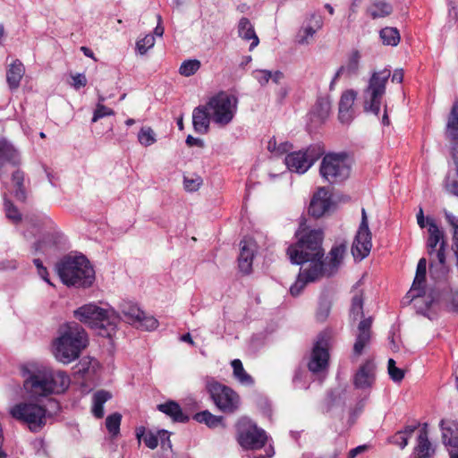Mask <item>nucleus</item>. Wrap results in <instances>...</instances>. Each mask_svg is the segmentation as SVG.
<instances>
[{"instance_id": "39448f33", "label": "nucleus", "mask_w": 458, "mask_h": 458, "mask_svg": "<svg viewBox=\"0 0 458 458\" xmlns=\"http://www.w3.org/2000/svg\"><path fill=\"white\" fill-rule=\"evenodd\" d=\"M428 225V237L427 240V252L430 258L429 272L430 276L434 280H442L448 275L449 268L445 263L446 241L445 239V232L436 224V222L428 218L427 219Z\"/></svg>"}, {"instance_id": "a878e982", "label": "nucleus", "mask_w": 458, "mask_h": 458, "mask_svg": "<svg viewBox=\"0 0 458 458\" xmlns=\"http://www.w3.org/2000/svg\"><path fill=\"white\" fill-rule=\"evenodd\" d=\"M440 427L443 443L451 449L458 448V423L454 420H442Z\"/></svg>"}, {"instance_id": "052dcab7", "label": "nucleus", "mask_w": 458, "mask_h": 458, "mask_svg": "<svg viewBox=\"0 0 458 458\" xmlns=\"http://www.w3.org/2000/svg\"><path fill=\"white\" fill-rule=\"evenodd\" d=\"M352 109L339 108L338 117L342 123H349L352 120Z\"/></svg>"}, {"instance_id": "7ed1b4c3", "label": "nucleus", "mask_w": 458, "mask_h": 458, "mask_svg": "<svg viewBox=\"0 0 458 458\" xmlns=\"http://www.w3.org/2000/svg\"><path fill=\"white\" fill-rule=\"evenodd\" d=\"M61 281L67 286L89 287L95 281V271L83 256H66L56 264Z\"/></svg>"}, {"instance_id": "72a5a7b5", "label": "nucleus", "mask_w": 458, "mask_h": 458, "mask_svg": "<svg viewBox=\"0 0 458 458\" xmlns=\"http://www.w3.org/2000/svg\"><path fill=\"white\" fill-rule=\"evenodd\" d=\"M112 398V394L106 390L97 391L92 397V413L97 419L104 416V404Z\"/></svg>"}, {"instance_id": "bf43d9fd", "label": "nucleus", "mask_w": 458, "mask_h": 458, "mask_svg": "<svg viewBox=\"0 0 458 458\" xmlns=\"http://www.w3.org/2000/svg\"><path fill=\"white\" fill-rule=\"evenodd\" d=\"M408 437L399 431L392 438V443L398 445L401 449H403L408 445Z\"/></svg>"}, {"instance_id": "4c0bfd02", "label": "nucleus", "mask_w": 458, "mask_h": 458, "mask_svg": "<svg viewBox=\"0 0 458 458\" xmlns=\"http://www.w3.org/2000/svg\"><path fill=\"white\" fill-rule=\"evenodd\" d=\"M136 437L139 441V444H140V441L143 440L146 446L150 449H155L158 445L157 433L155 434L152 431H147L144 427L136 428Z\"/></svg>"}, {"instance_id": "58836bf2", "label": "nucleus", "mask_w": 458, "mask_h": 458, "mask_svg": "<svg viewBox=\"0 0 458 458\" xmlns=\"http://www.w3.org/2000/svg\"><path fill=\"white\" fill-rule=\"evenodd\" d=\"M380 38L384 45L395 47L400 42V33L396 28L386 27L379 31Z\"/></svg>"}, {"instance_id": "4468645a", "label": "nucleus", "mask_w": 458, "mask_h": 458, "mask_svg": "<svg viewBox=\"0 0 458 458\" xmlns=\"http://www.w3.org/2000/svg\"><path fill=\"white\" fill-rule=\"evenodd\" d=\"M446 277L442 280H435L436 285L430 290L429 295L423 301L425 308L423 310L427 313V310L434 302L445 301L446 309L454 313H458V290H452L446 284Z\"/></svg>"}, {"instance_id": "69168bd1", "label": "nucleus", "mask_w": 458, "mask_h": 458, "mask_svg": "<svg viewBox=\"0 0 458 458\" xmlns=\"http://www.w3.org/2000/svg\"><path fill=\"white\" fill-rule=\"evenodd\" d=\"M304 374H305V371L301 367L295 369L294 374L293 377V383L295 386H297L298 384L301 382Z\"/></svg>"}, {"instance_id": "2eb2a0df", "label": "nucleus", "mask_w": 458, "mask_h": 458, "mask_svg": "<svg viewBox=\"0 0 458 458\" xmlns=\"http://www.w3.org/2000/svg\"><path fill=\"white\" fill-rule=\"evenodd\" d=\"M121 313L127 322L138 327L151 331L158 327V321L153 316L146 315L139 306L131 301H122L119 304Z\"/></svg>"}, {"instance_id": "20e7f679", "label": "nucleus", "mask_w": 458, "mask_h": 458, "mask_svg": "<svg viewBox=\"0 0 458 458\" xmlns=\"http://www.w3.org/2000/svg\"><path fill=\"white\" fill-rule=\"evenodd\" d=\"M86 345L87 335L81 326L75 322L68 323L54 343V354L57 360L68 364L79 358Z\"/></svg>"}, {"instance_id": "ddd939ff", "label": "nucleus", "mask_w": 458, "mask_h": 458, "mask_svg": "<svg viewBox=\"0 0 458 458\" xmlns=\"http://www.w3.org/2000/svg\"><path fill=\"white\" fill-rule=\"evenodd\" d=\"M324 147L319 144H312L304 150L293 151L284 158V164L291 172L302 174L324 154Z\"/></svg>"}, {"instance_id": "5fc2aeb1", "label": "nucleus", "mask_w": 458, "mask_h": 458, "mask_svg": "<svg viewBox=\"0 0 458 458\" xmlns=\"http://www.w3.org/2000/svg\"><path fill=\"white\" fill-rule=\"evenodd\" d=\"M202 178L196 175L195 178L183 177V186L187 191H196L202 184Z\"/></svg>"}, {"instance_id": "6ab92c4d", "label": "nucleus", "mask_w": 458, "mask_h": 458, "mask_svg": "<svg viewBox=\"0 0 458 458\" xmlns=\"http://www.w3.org/2000/svg\"><path fill=\"white\" fill-rule=\"evenodd\" d=\"M373 318L368 317L362 318L358 324V333L353 344V356L359 357L362 354L364 348L369 344L372 336Z\"/></svg>"}, {"instance_id": "49530a36", "label": "nucleus", "mask_w": 458, "mask_h": 458, "mask_svg": "<svg viewBox=\"0 0 458 458\" xmlns=\"http://www.w3.org/2000/svg\"><path fill=\"white\" fill-rule=\"evenodd\" d=\"M140 143L145 147L151 146L156 142V134L150 127H142L138 133Z\"/></svg>"}, {"instance_id": "37998d69", "label": "nucleus", "mask_w": 458, "mask_h": 458, "mask_svg": "<svg viewBox=\"0 0 458 458\" xmlns=\"http://www.w3.org/2000/svg\"><path fill=\"white\" fill-rule=\"evenodd\" d=\"M346 251L345 244H339L331 249L329 252V266L332 269H336L341 264Z\"/></svg>"}, {"instance_id": "7c9ffc66", "label": "nucleus", "mask_w": 458, "mask_h": 458, "mask_svg": "<svg viewBox=\"0 0 458 458\" xmlns=\"http://www.w3.org/2000/svg\"><path fill=\"white\" fill-rule=\"evenodd\" d=\"M24 72V66L20 60H15L11 64L6 72V81L12 90L19 88Z\"/></svg>"}, {"instance_id": "dca6fc26", "label": "nucleus", "mask_w": 458, "mask_h": 458, "mask_svg": "<svg viewBox=\"0 0 458 458\" xmlns=\"http://www.w3.org/2000/svg\"><path fill=\"white\" fill-rule=\"evenodd\" d=\"M426 274L427 260L425 258H421L417 265L416 275L411 288L408 292L404 299H407V303H410L411 301H414V305L417 309V312L430 318L429 315L426 313L423 308L420 305V302H423V301L427 299L424 297Z\"/></svg>"}, {"instance_id": "680f3d73", "label": "nucleus", "mask_w": 458, "mask_h": 458, "mask_svg": "<svg viewBox=\"0 0 458 458\" xmlns=\"http://www.w3.org/2000/svg\"><path fill=\"white\" fill-rule=\"evenodd\" d=\"M72 85L76 89H79L80 88L84 87L87 84V79H86V76L83 73H77L75 75H72Z\"/></svg>"}, {"instance_id": "cd10ccee", "label": "nucleus", "mask_w": 458, "mask_h": 458, "mask_svg": "<svg viewBox=\"0 0 458 458\" xmlns=\"http://www.w3.org/2000/svg\"><path fill=\"white\" fill-rule=\"evenodd\" d=\"M157 410L172 418L175 422H187L189 417L182 412L181 406L174 401H167L157 405Z\"/></svg>"}, {"instance_id": "412c9836", "label": "nucleus", "mask_w": 458, "mask_h": 458, "mask_svg": "<svg viewBox=\"0 0 458 458\" xmlns=\"http://www.w3.org/2000/svg\"><path fill=\"white\" fill-rule=\"evenodd\" d=\"M361 58V55L359 50L353 49L349 56L346 64L342 65L336 71L335 76L333 77L329 89L333 90L335 85L336 81L342 76L346 75L347 77H352L353 75H357L360 69V61Z\"/></svg>"}, {"instance_id": "bb28decb", "label": "nucleus", "mask_w": 458, "mask_h": 458, "mask_svg": "<svg viewBox=\"0 0 458 458\" xmlns=\"http://www.w3.org/2000/svg\"><path fill=\"white\" fill-rule=\"evenodd\" d=\"M426 427L427 425L425 424V427L420 431L418 436V443L413 452L415 458H430L434 454V449L428 437Z\"/></svg>"}, {"instance_id": "f3484780", "label": "nucleus", "mask_w": 458, "mask_h": 458, "mask_svg": "<svg viewBox=\"0 0 458 458\" xmlns=\"http://www.w3.org/2000/svg\"><path fill=\"white\" fill-rule=\"evenodd\" d=\"M371 247V233L369 228L368 216L365 208H362L361 221L352 246V253L355 259L361 260L369 254Z\"/></svg>"}, {"instance_id": "2f4dec72", "label": "nucleus", "mask_w": 458, "mask_h": 458, "mask_svg": "<svg viewBox=\"0 0 458 458\" xmlns=\"http://www.w3.org/2000/svg\"><path fill=\"white\" fill-rule=\"evenodd\" d=\"M445 133L451 140L458 141V100H456L449 113Z\"/></svg>"}, {"instance_id": "774afa93", "label": "nucleus", "mask_w": 458, "mask_h": 458, "mask_svg": "<svg viewBox=\"0 0 458 458\" xmlns=\"http://www.w3.org/2000/svg\"><path fill=\"white\" fill-rule=\"evenodd\" d=\"M403 81V69H396L392 74V81L396 83H402Z\"/></svg>"}, {"instance_id": "9d476101", "label": "nucleus", "mask_w": 458, "mask_h": 458, "mask_svg": "<svg viewBox=\"0 0 458 458\" xmlns=\"http://www.w3.org/2000/svg\"><path fill=\"white\" fill-rule=\"evenodd\" d=\"M351 162L345 152L329 153L324 156L319 173L329 183H339L350 175Z\"/></svg>"}, {"instance_id": "c756f323", "label": "nucleus", "mask_w": 458, "mask_h": 458, "mask_svg": "<svg viewBox=\"0 0 458 458\" xmlns=\"http://www.w3.org/2000/svg\"><path fill=\"white\" fill-rule=\"evenodd\" d=\"M6 163L13 165L20 164V157L17 149L8 141L0 140V168Z\"/></svg>"}, {"instance_id": "473e14b6", "label": "nucleus", "mask_w": 458, "mask_h": 458, "mask_svg": "<svg viewBox=\"0 0 458 458\" xmlns=\"http://www.w3.org/2000/svg\"><path fill=\"white\" fill-rule=\"evenodd\" d=\"M393 12L391 4L384 0H376L370 4L367 9V13L372 19L384 18L390 15Z\"/></svg>"}, {"instance_id": "aec40b11", "label": "nucleus", "mask_w": 458, "mask_h": 458, "mask_svg": "<svg viewBox=\"0 0 458 458\" xmlns=\"http://www.w3.org/2000/svg\"><path fill=\"white\" fill-rule=\"evenodd\" d=\"M331 205V194L325 187H321L310 200L309 214L313 217L319 218L330 208Z\"/></svg>"}, {"instance_id": "f257e3e1", "label": "nucleus", "mask_w": 458, "mask_h": 458, "mask_svg": "<svg viewBox=\"0 0 458 458\" xmlns=\"http://www.w3.org/2000/svg\"><path fill=\"white\" fill-rule=\"evenodd\" d=\"M323 237L322 230H310L302 234L295 244L287 248V255L293 264L303 266L309 263L308 267L300 268L296 281L290 287L293 296H298L308 283L323 276L326 270Z\"/></svg>"}, {"instance_id": "5701e85b", "label": "nucleus", "mask_w": 458, "mask_h": 458, "mask_svg": "<svg viewBox=\"0 0 458 458\" xmlns=\"http://www.w3.org/2000/svg\"><path fill=\"white\" fill-rule=\"evenodd\" d=\"M360 281H358L352 288V296L349 310V318L352 321H356L364 315V292L362 289H360Z\"/></svg>"}, {"instance_id": "4d7b16f0", "label": "nucleus", "mask_w": 458, "mask_h": 458, "mask_svg": "<svg viewBox=\"0 0 458 458\" xmlns=\"http://www.w3.org/2000/svg\"><path fill=\"white\" fill-rule=\"evenodd\" d=\"M158 441H160L163 449H172V443L170 440V433L167 430L161 429L157 431Z\"/></svg>"}, {"instance_id": "c9c22d12", "label": "nucleus", "mask_w": 458, "mask_h": 458, "mask_svg": "<svg viewBox=\"0 0 458 458\" xmlns=\"http://www.w3.org/2000/svg\"><path fill=\"white\" fill-rule=\"evenodd\" d=\"M24 173L21 170H16L12 174V181L14 186V197L19 201H25L27 199V193L24 187Z\"/></svg>"}, {"instance_id": "6e6d98bb", "label": "nucleus", "mask_w": 458, "mask_h": 458, "mask_svg": "<svg viewBox=\"0 0 458 458\" xmlns=\"http://www.w3.org/2000/svg\"><path fill=\"white\" fill-rule=\"evenodd\" d=\"M331 310L330 302L327 300L320 301L318 308L316 313L317 319L319 321H325L329 316Z\"/></svg>"}, {"instance_id": "423d86ee", "label": "nucleus", "mask_w": 458, "mask_h": 458, "mask_svg": "<svg viewBox=\"0 0 458 458\" xmlns=\"http://www.w3.org/2000/svg\"><path fill=\"white\" fill-rule=\"evenodd\" d=\"M74 317L103 337H111L120 320L114 310H105L93 303L78 308L74 310Z\"/></svg>"}, {"instance_id": "603ef678", "label": "nucleus", "mask_w": 458, "mask_h": 458, "mask_svg": "<svg viewBox=\"0 0 458 458\" xmlns=\"http://www.w3.org/2000/svg\"><path fill=\"white\" fill-rule=\"evenodd\" d=\"M155 45V38L153 35L148 34L143 38L136 42V48L140 55H144Z\"/></svg>"}, {"instance_id": "a211bd4d", "label": "nucleus", "mask_w": 458, "mask_h": 458, "mask_svg": "<svg viewBox=\"0 0 458 458\" xmlns=\"http://www.w3.org/2000/svg\"><path fill=\"white\" fill-rule=\"evenodd\" d=\"M328 360L327 342L324 337H319L312 349L310 360L308 363L309 370L312 373L325 370L328 366Z\"/></svg>"}, {"instance_id": "b1692460", "label": "nucleus", "mask_w": 458, "mask_h": 458, "mask_svg": "<svg viewBox=\"0 0 458 458\" xmlns=\"http://www.w3.org/2000/svg\"><path fill=\"white\" fill-rule=\"evenodd\" d=\"M374 379V365L371 361L368 360L356 372L353 383L356 388L368 389L371 387Z\"/></svg>"}, {"instance_id": "a18cd8bd", "label": "nucleus", "mask_w": 458, "mask_h": 458, "mask_svg": "<svg viewBox=\"0 0 458 458\" xmlns=\"http://www.w3.org/2000/svg\"><path fill=\"white\" fill-rule=\"evenodd\" d=\"M331 109V101L327 98H320L317 100L314 113L321 120L326 119Z\"/></svg>"}, {"instance_id": "8fccbe9b", "label": "nucleus", "mask_w": 458, "mask_h": 458, "mask_svg": "<svg viewBox=\"0 0 458 458\" xmlns=\"http://www.w3.org/2000/svg\"><path fill=\"white\" fill-rule=\"evenodd\" d=\"M318 30L314 28L312 24H307L305 27L301 28L298 33V43L301 45L308 44L309 38H313Z\"/></svg>"}, {"instance_id": "1a4fd4ad", "label": "nucleus", "mask_w": 458, "mask_h": 458, "mask_svg": "<svg viewBox=\"0 0 458 458\" xmlns=\"http://www.w3.org/2000/svg\"><path fill=\"white\" fill-rule=\"evenodd\" d=\"M205 387L215 405L222 412L233 413L239 409L240 396L231 387L210 377H206Z\"/></svg>"}, {"instance_id": "ea45409f", "label": "nucleus", "mask_w": 458, "mask_h": 458, "mask_svg": "<svg viewBox=\"0 0 458 458\" xmlns=\"http://www.w3.org/2000/svg\"><path fill=\"white\" fill-rule=\"evenodd\" d=\"M454 162L456 166V173L454 177L448 175L445 182V186L447 191L453 195L458 196V149L453 152Z\"/></svg>"}, {"instance_id": "393cba45", "label": "nucleus", "mask_w": 458, "mask_h": 458, "mask_svg": "<svg viewBox=\"0 0 458 458\" xmlns=\"http://www.w3.org/2000/svg\"><path fill=\"white\" fill-rule=\"evenodd\" d=\"M241 251L238 258V267L242 273L249 275L252 271L254 250L252 244L243 240L240 242Z\"/></svg>"}, {"instance_id": "9b49d317", "label": "nucleus", "mask_w": 458, "mask_h": 458, "mask_svg": "<svg viewBox=\"0 0 458 458\" xmlns=\"http://www.w3.org/2000/svg\"><path fill=\"white\" fill-rule=\"evenodd\" d=\"M237 98L225 91L218 92L207 103L212 121L220 126H225L233 121L237 111Z\"/></svg>"}, {"instance_id": "79ce46f5", "label": "nucleus", "mask_w": 458, "mask_h": 458, "mask_svg": "<svg viewBox=\"0 0 458 458\" xmlns=\"http://www.w3.org/2000/svg\"><path fill=\"white\" fill-rule=\"evenodd\" d=\"M122 415L119 412H114L106 419V428L112 437H116L120 434V426Z\"/></svg>"}, {"instance_id": "c85d7f7f", "label": "nucleus", "mask_w": 458, "mask_h": 458, "mask_svg": "<svg viewBox=\"0 0 458 458\" xmlns=\"http://www.w3.org/2000/svg\"><path fill=\"white\" fill-rule=\"evenodd\" d=\"M238 35L240 38L246 41L252 40L250 46V50H252L259 43V39L255 32L253 25L251 24L250 21L246 17H242L239 21Z\"/></svg>"}, {"instance_id": "c03bdc74", "label": "nucleus", "mask_w": 458, "mask_h": 458, "mask_svg": "<svg viewBox=\"0 0 458 458\" xmlns=\"http://www.w3.org/2000/svg\"><path fill=\"white\" fill-rule=\"evenodd\" d=\"M200 62L197 59H189L182 63L179 72L181 75L190 77L195 74L200 68Z\"/></svg>"}, {"instance_id": "0e129e2a", "label": "nucleus", "mask_w": 458, "mask_h": 458, "mask_svg": "<svg viewBox=\"0 0 458 458\" xmlns=\"http://www.w3.org/2000/svg\"><path fill=\"white\" fill-rule=\"evenodd\" d=\"M275 455V450L274 447L270 445L266 449V454H248L243 456V458H272Z\"/></svg>"}, {"instance_id": "864d4df0", "label": "nucleus", "mask_w": 458, "mask_h": 458, "mask_svg": "<svg viewBox=\"0 0 458 458\" xmlns=\"http://www.w3.org/2000/svg\"><path fill=\"white\" fill-rule=\"evenodd\" d=\"M114 112L113 109L104 106L101 103H98L96 106V108L93 113V117L91 119V123H96L99 119L108 116V115H114Z\"/></svg>"}, {"instance_id": "e2e57ef3", "label": "nucleus", "mask_w": 458, "mask_h": 458, "mask_svg": "<svg viewBox=\"0 0 458 458\" xmlns=\"http://www.w3.org/2000/svg\"><path fill=\"white\" fill-rule=\"evenodd\" d=\"M323 17L318 13H311L307 24H312L314 28L320 30L323 27Z\"/></svg>"}, {"instance_id": "f8f14e48", "label": "nucleus", "mask_w": 458, "mask_h": 458, "mask_svg": "<svg viewBox=\"0 0 458 458\" xmlns=\"http://www.w3.org/2000/svg\"><path fill=\"white\" fill-rule=\"evenodd\" d=\"M237 441L246 450H259L267 440V433L259 428L251 420L241 418L236 425Z\"/></svg>"}, {"instance_id": "09e8293b", "label": "nucleus", "mask_w": 458, "mask_h": 458, "mask_svg": "<svg viewBox=\"0 0 458 458\" xmlns=\"http://www.w3.org/2000/svg\"><path fill=\"white\" fill-rule=\"evenodd\" d=\"M4 206L8 219L12 220L13 223H18L21 220V215L18 208L5 197Z\"/></svg>"}, {"instance_id": "338daca9", "label": "nucleus", "mask_w": 458, "mask_h": 458, "mask_svg": "<svg viewBox=\"0 0 458 458\" xmlns=\"http://www.w3.org/2000/svg\"><path fill=\"white\" fill-rule=\"evenodd\" d=\"M369 449V445H361L355 448H352L348 454V458H355L358 454L367 451Z\"/></svg>"}, {"instance_id": "0eeeda50", "label": "nucleus", "mask_w": 458, "mask_h": 458, "mask_svg": "<svg viewBox=\"0 0 458 458\" xmlns=\"http://www.w3.org/2000/svg\"><path fill=\"white\" fill-rule=\"evenodd\" d=\"M390 76L391 71L386 68L372 72L362 92L363 111L366 114L378 116Z\"/></svg>"}, {"instance_id": "e433bc0d", "label": "nucleus", "mask_w": 458, "mask_h": 458, "mask_svg": "<svg viewBox=\"0 0 458 458\" xmlns=\"http://www.w3.org/2000/svg\"><path fill=\"white\" fill-rule=\"evenodd\" d=\"M233 368V374L242 385L251 386L254 381L250 375H249L239 359H235L231 362Z\"/></svg>"}, {"instance_id": "de8ad7c7", "label": "nucleus", "mask_w": 458, "mask_h": 458, "mask_svg": "<svg viewBox=\"0 0 458 458\" xmlns=\"http://www.w3.org/2000/svg\"><path fill=\"white\" fill-rule=\"evenodd\" d=\"M356 97L357 92L353 89H348L343 92L339 101V108L352 109Z\"/></svg>"}, {"instance_id": "f03ea898", "label": "nucleus", "mask_w": 458, "mask_h": 458, "mask_svg": "<svg viewBox=\"0 0 458 458\" xmlns=\"http://www.w3.org/2000/svg\"><path fill=\"white\" fill-rule=\"evenodd\" d=\"M69 386L70 377L65 372L55 371L47 368L30 372L24 381L26 391L36 397L62 394Z\"/></svg>"}, {"instance_id": "13d9d810", "label": "nucleus", "mask_w": 458, "mask_h": 458, "mask_svg": "<svg viewBox=\"0 0 458 458\" xmlns=\"http://www.w3.org/2000/svg\"><path fill=\"white\" fill-rule=\"evenodd\" d=\"M272 72L268 70H259L255 72V78L259 82L261 86H265L267 84L269 80H271Z\"/></svg>"}, {"instance_id": "3c124183", "label": "nucleus", "mask_w": 458, "mask_h": 458, "mask_svg": "<svg viewBox=\"0 0 458 458\" xmlns=\"http://www.w3.org/2000/svg\"><path fill=\"white\" fill-rule=\"evenodd\" d=\"M388 374L390 376V378L396 383L401 382L404 377V372L403 369L397 368L395 366V361L393 359L388 360Z\"/></svg>"}, {"instance_id": "a19ab883", "label": "nucleus", "mask_w": 458, "mask_h": 458, "mask_svg": "<svg viewBox=\"0 0 458 458\" xmlns=\"http://www.w3.org/2000/svg\"><path fill=\"white\" fill-rule=\"evenodd\" d=\"M445 217L453 228V245L452 248L456 257V265L458 267V217L452 213L445 211Z\"/></svg>"}, {"instance_id": "f704fd0d", "label": "nucleus", "mask_w": 458, "mask_h": 458, "mask_svg": "<svg viewBox=\"0 0 458 458\" xmlns=\"http://www.w3.org/2000/svg\"><path fill=\"white\" fill-rule=\"evenodd\" d=\"M193 419L199 422L206 424L208 428H215L217 427H223L225 428V425L224 424V417L223 416H216L212 414L209 411L206 410L200 412H197Z\"/></svg>"}, {"instance_id": "4be33fe9", "label": "nucleus", "mask_w": 458, "mask_h": 458, "mask_svg": "<svg viewBox=\"0 0 458 458\" xmlns=\"http://www.w3.org/2000/svg\"><path fill=\"white\" fill-rule=\"evenodd\" d=\"M210 120H212L211 113L207 104L200 105L193 109L192 125L197 133H207L209 130Z\"/></svg>"}, {"instance_id": "6e6552de", "label": "nucleus", "mask_w": 458, "mask_h": 458, "mask_svg": "<svg viewBox=\"0 0 458 458\" xmlns=\"http://www.w3.org/2000/svg\"><path fill=\"white\" fill-rule=\"evenodd\" d=\"M11 416L25 425L32 433L40 432L47 423L50 414L47 410L38 403L21 402L10 409Z\"/></svg>"}]
</instances>
